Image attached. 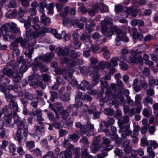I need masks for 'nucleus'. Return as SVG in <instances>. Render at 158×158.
<instances>
[{"mask_svg": "<svg viewBox=\"0 0 158 158\" xmlns=\"http://www.w3.org/2000/svg\"><path fill=\"white\" fill-rule=\"evenodd\" d=\"M34 127L35 129V133L36 134L34 135L37 136L41 135L42 130H44V126L42 125L40 126L35 125Z\"/></svg>", "mask_w": 158, "mask_h": 158, "instance_id": "obj_30", "label": "nucleus"}, {"mask_svg": "<svg viewBox=\"0 0 158 158\" xmlns=\"http://www.w3.org/2000/svg\"><path fill=\"white\" fill-rule=\"evenodd\" d=\"M14 71L11 68L7 67L3 69L2 70L3 74L7 76L10 78H12L14 82L18 83L21 79V73L14 70Z\"/></svg>", "mask_w": 158, "mask_h": 158, "instance_id": "obj_4", "label": "nucleus"}, {"mask_svg": "<svg viewBox=\"0 0 158 158\" xmlns=\"http://www.w3.org/2000/svg\"><path fill=\"white\" fill-rule=\"evenodd\" d=\"M3 38L6 41H11L15 38V36L14 35L10 34L9 33H6L3 35Z\"/></svg>", "mask_w": 158, "mask_h": 158, "instance_id": "obj_50", "label": "nucleus"}, {"mask_svg": "<svg viewBox=\"0 0 158 158\" xmlns=\"http://www.w3.org/2000/svg\"><path fill=\"white\" fill-rule=\"evenodd\" d=\"M85 94L82 93L81 92H78L77 95L76 97L75 102L78 104L77 106H81L82 104V101L83 99V94Z\"/></svg>", "mask_w": 158, "mask_h": 158, "instance_id": "obj_24", "label": "nucleus"}, {"mask_svg": "<svg viewBox=\"0 0 158 158\" xmlns=\"http://www.w3.org/2000/svg\"><path fill=\"white\" fill-rule=\"evenodd\" d=\"M28 68L25 65V64H22L19 69V73H21L22 74L21 77L23 76L22 73L26 72Z\"/></svg>", "mask_w": 158, "mask_h": 158, "instance_id": "obj_61", "label": "nucleus"}, {"mask_svg": "<svg viewBox=\"0 0 158 158\" xmlns=\"http://www.w3.org/2000/svg\"><path fill=\"white\" fill-rule=\"evenodd\" d=\"M5 97L6 101L9 102L8 105H6L2 108L3 112H5L4 116L1 120L0 123L2 126L3 127L4 123L6 127H12L11 124L12 115L14 114V118L17 114H15L16 112L18 111L19 107L17 102H15L17 97L13 96L11 94H5Z\"/></svg>", "mask_w": 158, "mask_h": 158, "instance_id": "obj_1", "label": "nucleus"}, {"mask_svg": "<svg viewBox=\"0 0 158 158\" xmlns=\"http://www.w3.org/2000/svg\"><path fill=\"white\" fill-rule=\"evenodd\" d=\"M34 32H33V30L31 29L27 30L26 32V37L29 39H31L32 38H35L37 37H34Z\"/></svg>", "mask_w": 158, "mask_h": 158, "instance_id": "obj_46", "label": "nucleus"}, {"mask_svg": "<svg viewBox=\"0 0 158 158\" xmlns=\"http://www.w3.org/2000/svg\"><path fill=\"white\" fill-rule=\"evenodd\" d=\"M71 24L74 27L77 28L78 27L80 29H83L84 27V24L83 23H80V21L77 19L73 20L71 19Z\"/></svg>", "mask_w": 158, "mask_h": 158, "instance_id": "obj_23", "label": "nucleus"}, {"mask_svg": "<svg viewBox=\"0 0 158 158\" xmlns=\"http://www.w3.org/2000/svg\"><path fill=\"white\" fill-rule=\"evenodd\" d=\"M143 59L141 56H139L137 57L133 56L128 60V63L130 64H135L139 63L141 65L143 64Z\"/></svg>", "mask_w": 158, "mask_h": 158, "instance_id": "obj_14", "label": "nucleus"}, {"mask_svg": "<svg viewBox=\"0 0 158 158\" xmlns=\"http://www.w3.org/2000/svg\"><path fill=\"white\" fill-rule=\"evenodd\" d=\"M149 85L150 86H151L153 84L156 85H158V80L155 79L154 77L152 76H150L148 78Z\"/></svg>", "mask_w": 158, "mask_h": 158, "instance_id": "obj_43", "label": "nucleus"}, {"mask_svg": "<svg viewBox=\"0 0 158 158\" xmlns=\"http://www.w3.org/2000/svg\"><path fill=\"white\" fill-rule=\"evenodd\" d=\"M69 51L70 55L73 58L78 57L81 55V53L80 52H77L74 50H69Z\"/></svg>", "mask_w": 158, "mask_h": 158, "instance_id": "obj_48", "label": "nucleus"}, {"mask_svg": "<svg viewBox=\"0 0 158 158\" xmlns=\"http://www.w3.org/2000/svg\"><path fill=\"white\" fill-rule=\"evenodd\" d=\"M98 5V10H99L101 13L106 12L108 11V6L103 4H101Z\"/></svg>", "mask_w": 158, "mask_h": 158, "instance_id": "obj_39", "label": "nucleus"}, {"mask_svg": "<svg viewBox=\"0 0 158 158\" xmlns=\"http://www.w3.org/2000/svg\"><path fill=\"white\" fill-rule=\"evenodd\" d=\"M89 69L88 67L86 66H81L79 68L81 73L84 74H86L87 73L89 72Z\"/></svg>", "mask_w": 158, "mask_h": 158, "instance_id": "obj_53", "label": "nucleus"}, {"mask_svg": "<svg viewBox=\"0 0 158 158\" xmlns=\"http://www.w3.org/2000/svg\"><path fill=\"white\" fill-rule=\"evenodd\" d=\"M29 13L30 15L29 16L28 19H31L33 15H35L37 14V10L36 8H31L28 10Z\"/></svg>", "mask_w": 158, "mask_h": 158, "instance_id": "obj_49", "label": "nucleus"}, {"mask_svg": "<svg viewBox=\"0 0 158 158\" xmlns=\"http://www.w3.org/2000/svg\"><path fill=\"white\" fill-rule=\"evenodd\" d=\"M54 54L52 52L47 53L43 56H39L35 58V61L32 64L33 70L36 71L39 67L42 72H46L48 70L47 66L42 64L41 61L43 60V61L47 62H49L54 57Z\"/></svg>", "mask_w": 158, "mask_h": 158, "instance_id": "obj_3", "label": "nucleus"}, {"mask_svg": "<svg viewBox=\"0 0 158 158\" xmlns=\"http://www.w3.org/2000/svg\"><path fill=\"white\" fill-rule=\"evenodd\" d=\"M54 7V4L53 3H51L47 4L46 8L48 10L47 13L48 15H52L54 13L53 9Z\"/></svg>", "mask_w": 158, "mask_h": 158, "instance_id": "obj_36", "label": "nucleus"}, {"mask_svg": "<svg viewBox=\"0 0 158 158\" xmlns=\"http://www.w3.org/2000/svg\"><path fill=\"white\" fill-rule=\"evenodd\" d=\"M40 20L42 23L45 25H48L50 24L51 20L50 19L47 17L45 14L42 15L40 16Z\"/></svg>", "mask_w": 158, "mask_h": 158, "instance_id": "obj_28", "label": "nucleus"}, {"mask_svg": "<svg viewBox=\"0 0 158 158\" xmlns=\"http://www.w3.org/2000/svg\"><path fill=\"white\" fill-rule=\"evenodd\" d=\"M60 98L63 101H68L70 99V95L69 93H65L61 95Z\"/></svg>", "mask_w": 158, "mask_h": 158, "instance_id": "obj_47", "label": "nucleus"}, {"mask_svg": "<svg viewBox=\"0 0 158 158\" xmlns=\"http://www.w3.org/2000/svg\"><path fill=\"white\" fill-rule=\"evenodd\" d=\"M151 140L147 141V138L146 136H143L141 139V142L143 146H149V142Z\"/></svg>", "mask_w": 158, "mask_h": 158, "instance_id": "obj_55", "label": "nucleus"}, {"mask_svg": "<svg viewBox=\"0 0 158 158\" xmlns=\"http://www.w3.org/2000/svg\"><path fill=\"white\" fill-rule=\"evenodd\" d=\"M10 81V80L3 74L0 76V87L3 91H5L7 85L9 84Z\"/></svg>", "mask_w": 158, "mask_h": 158, "instance_id": "obj_10", "label": "nucleus"}, {"mask_svg": "<svg viewBox=\"0 0 158 158\" xmlns=\"http://www.w3.org/2000/svg\"><path fill=\"white\" fill-rule=\"evenodd\" d=\"M105 98L106 100H109L114 98V96L111 92L110 88L107 89L106 92V96Z\"/></svg>", "mask_w": 158, "mask_h": 158, "instance_id": "obj_31", "label": "nucleus"}, {"mask_svg": "<svg viewBox=\"0 0 158 158\" xmlns=\"http://www.w3.org/2000/svg\"><path fill=\"white\" fill-rule=\"evenodd\" d=\"M80 39L83 43L86 45L87 47L89 46V44L92 42L90 37L89 35H83L81 36Z\"/></svg>", "mask_w": 158, "mask_h": 158, "instance_id": "obj_19", "label": "nucleus"}, {"mask_svg": "<svg viewBox=\"0 0 158 158\" xmlns=\"http://www.w3.org/2000/svg\"><path fill=\"white\" fill-rule=\"evenodd\" d=\"M112 19L109 17H106L101 22L102 25H112Z\"/></svg>", "mask_w": 158, "mask_h": 158, "instance_id": "obj_38", "label": "nucleus"}, {"mask_svg": "<svg viewBox=\"0 0 158 158\" xmlns=\"http://www.w3.org/2000/svg\"><path fill=\"white\" fill-rule=\"evenodd\" d=\"M89 85V82L86 80H83L82 81L80 84L77 85V87L78 89L83 90H85V88L88 89H90L91 88L88 86Z\"/></svg>", "mask_w": 158, "mask_h": 158, "instance_id": "obj_18", "label": "nucleus"}, {"mask_svg": "<svg viewBox=\"0 0 158 158\" xmlns=\"http://www.w3.org/2000/svg\"><path fill=\"white\" fill-rule=\"evenodd\" d=\"M92 38L94 40H97L96 43L97 45H99L102 44L104 42V39H101L102 36L98 32L94 33L92 35Z\"/></svg>", "mask_w": 158, "mask_h": 158, "instance_id": "obj_20", "label": "nucleus"}, {"mask_svg": "<svg viewBox=\"0 0 158 158\" xmlns=\"http://www.w3.org/2000/svg\"><path fill=\"white\" fill-rule=\"evenodd\" d=\"M21 62H23V64H25L26 63V60L24 59L23 56L20 57L16 62L15 60L10 61L7 64L9 66L12 67L13 70L16 71L18 69L20 63Z\"/></svg>", "mask_w": 158, "mask_h": 158, "instance_id": "obj_9", "label": "nucleus"}, {"mask_svg": "<svg viewBox=\"0 0 158 158\" xmlns=\"http://www.w3.org/2000/svg\"><path fill=\"white\" fill-rule=\"evenodd\" d=\"M32 115L37 116L36 120L39 122V124L42 123L40 122L44 120V119L42 117V110L40 109H37L32 112Z\"/></svg>", "mask_w": 158, "mask_h": 158, "instance_id": "obj_11", "label": "nucleus"}, {"mask_svg": "<svg viewBox=\"0 0 158 158\" xmlns=\"http://www.w3.org/2000/svg\"><path fill=\"white\" fill-rule=\"evenodd\" d=\"M21 127H23L19 125V129H18V131L16 134V137L17 139V141L19 142V144L20 145L21 144V141L23 139V136L21 135V132L20 130V129H21Z\"/></svg>", "mask_w": 158, "mask_h": 158, "instance_id": "obj_33", "label": "nucleus"}, {"mask_svg": "<svg viewBox=\"0 0 158 158\" xmlns=\"http://www.w3.org/2000/svg\"><path fill=\"white\" fill-rule=\"evenodd\" d=\"M103 143L105 144V146L106 149L107 151H109L111 150L113 148L112 145H110V140L108 138H103Z\"/></svg>", "mask_w": 158, "mask_h": 158, "instance_id": "obj_26", "label": "nucleus"}, {"mask_svg": "<svg viewBox=\"0 0 158 158\" xmlns=\"http://www.w3.org/2000/svg\"><path fill=\"white\" fill-rule=\"evenodd\" d=\"M101 51L102 52L104 58L107 60L109 59L110 57V53L107 47L105 46L102 47Z\"/></svg>", "mask_w": 158, "mask_h": 158, "instance_id": "obj_22", "label": "nucleus"}, {"mask_svg": "<svg viewBox=\"0 0 158 158\" xmlns=\"http://www.w3.org/2000/svg\"><path fill=\"white\" fill-rule=\"evenodd\" d=\"M131 24L133 26L136 25L143 26L144 24L143 21L141 19L133 20L131 22Z\"/></svg>", "mask_w": 158, "mask_h": 158, "instance_id": "obj_42", "label": "nucleus"}, {"mask_svg": "<svg viewBox=\"0 0 158 158\" xmlns=\"http://www.w3.org/2000/svg\"><path fill=\"white\" fill-rule=\"evenodd\" d=\"M110 64L109 63V62H104L102 61L99 63L98 68H99L102 69H104L106 67V69H108L109 67H110ZM97 69L98 70V68Z\"/></svg>", "mask_w": 158, "mask_h": 158, "instance_id": "obj_40", "label": "nucleus"}, {"mask_svg": "<svg viewBox=\"0 0 158 158\" xmlns=\"http://www.w3.org/2000/svg\"><path fill=\"white\" fill-rule=\"evenodd\" d=\"M1 29L6 32H12L13 33L18 32L19 29L16 27V25L14 23H6L3 24L1 27Z\"/></svg>", "mask_w": 158, "mask_h": 158, "instance_id": "obj_6", "label": "nucleus"}, {"mask_svg": "<svg viewBox=\"0 0 158 158\" xmlns=\"http://www.w3.org/2000/svg\"><path fill=\"white\" fill-rule=\"evenodd\" d=\"M26 147L29 149H31L35 146V142L33 141H27L26 143Z\"/></svg>", "mask_w": 158, "mask_h": 158, "instance_id": "obj_58", "label": "nucleus"}, {"mask_svg": "<svg viewBox=\"0 0 158 158\" xmlns=\"http://www.w3.org/2000/svg\"><path fill=\"white\" fill-rule=\"evenodd\" d=\"M17 14V11L16 10H14L10 14L8 15V16L10 19H13L16 17Z\"/></svg>", "mask_w": 158, "mask_h": 158, "instance_id": "obj_64", "label": "nucleus"}, {"mask_svg": "<svg viewBox=\"0 0 158 158\" xmlns=\"http://www.w3.org/2000/svg\"><path fill=\"white\" fill-rule=\"evenodd\" d=\"M20 120V118L18 115H16L14 117V121L17 123L18 126V129H19V125L23 127H21V129H20L21 131L22 130H23V135L24 136L26 137L27 136L28 133V129L27 126H25L24 123Z\"/></svg>", "mask_w": 158, "mask_h": 158, "instance_id": "obj_7", "label": "nucleus"}, {"mask_svg": "<svg viewBox=\"0 0 158 158\" xmlns=\"http://www.w3.org/2000/svg\"><path fill=\"white\" fill-rule=\"evenodd\" d=\"M100 146L98 141H95L92 143L90 147L91 151L93 153H95L100 149Z\"/></svg>", "mask_w": 158, "mask_h": 158, "instance_id": "obj_25", "label": "nucleus"}, {"mask_svg": "<svg viewBox=\"0 0 158 158\" xmlns=\"http://www.w3.org/2000/svg\"><path fill=\"white\" fill-rule=\"evenodd\" d=\"M67 65L69 67H66L63 69H58L56 70V73L59 75H62L64 78L65 80L68 79V77L71 78L75 70L72 67L77 64L81 65L83 64V60L82 59H70L66 61Z\"/></svg>", "mask_w": 158, "mask_h": 158, "instance_id": "obj_2", "label": "nucleus"}, {"mask_svg": "<svg viewBox=\"0 0 158 158\" xmlns=\"http://www.w3.org/2000/svg\"><path fill=\"white\" fill-rule=\"evenodd\" d=\"M70 48V46H66L64 48L59 47L56 49V52L58 56L61 58L63 63H66V61L69 60L66 57V56L69 54V51Z\"/></svg>", "mask_w": 158, "mask_h": 158, "instance_id": "obj_5", "label": "nucleus"}, {"mask_svg": "<svg viewBox=\"0 0 158 158\" xmlns=\"http://www.w3.org/2000/svg\"><path fill=\"white\" fill-rule=\"evenodd\" d=\"M120 32V29H118L114 26H111L109 30L107 32L106 36L110 37L114 35V33H116L118 35V33Z\"/></svg>", "mask_w": 158, "mask_h": 158, "instance_id": "obj_17", "label": "nucleus"}, {"mask_svg": "<svg viewBox=\"0 0 158 158\" xmlns=\"http://www.w3.org/2000/svg\"><path fill=\"white\" fill-rule=\"evenodd\" d=\"M143 102L145 106H147L149 104H153L152 98L149 96L145 97L143 99Z\"/></svg>", "mask_w": 158, "mask_h": 158, "instance_id": "obj_41", "label": "nucleus"}, {"mask_svg": "<svg viewBox=\"0 0 158 158\" xmlns=\"http://www.w3.org/2000/svg\"><path fill=\"white\" fill-rule=\"evenodd\" d=\"M127 61V58L125 57L120 58L119 65L123 71H126L128 68V65L126 63Z\"/></svg>", "mask_w": 158, "mask_h": 158, "instance_id": "obj_15", "label": "nucleus"}, {"mask_svg": "<svg viewBox=\"0 0 158 158\" xmlns=\"http://www.w3.org/2000/svg\"><path fill=\"white\" fill-rule=\"evenodd\" d=\"M116 84L113 83L110 84V86L113 90L114 91H117L118 89L116 87L117 86L119 89L122 90L124 89V84L120 80H118L116 81Z\"/></svg>", "mask_w": 158, "mask_h": 158, "instance_id": "obj_13", "label": "nucleus"}, {"mask_svg": "<svg viewBox=\"0 0 158 158\" xmlns=\"http://www.w3.org/2000/svg\"><path fill=\"white\" fill-rule=\"evenodd\" d=\"M133 38L135 39H138L141 40L143 38L142 34L141 33L134 32L133 34Z\"/></svg>", "mask_w": 158, "mask_h": 158, "instance_id": "obj_59", "label": "nucleus"}, {"mask_svg": "<svg viewBox=\"0 0 158 158\" xmlns=\"http://www.w3.org/2000/svg\"><path fill=\"white\" fill-rule=\"evenodd\" d=\"M46 3L45 2H42L39 3L38 5V10L39 12L41 13L42 15H44V8L46 7Z\"/></svg>", "mask_w": 158, "mask_h": 158, "instance_id": "obj_29", "label": "nucleus"}, {"mask_svg": "<svg viewBox=\"0 0 158 158\" xmlns=\"http://www.w3.org/2000/svg\"><path fill=\"white\" fill-rule=\"evenodd\" d=\"M23 42V38H19L15 39L10 44V49L12 50H14L18 49V43H19L22 44Z\"/></svg>", "mask_w": 158, "mask_h": 158, "instance_id": "obj_21", "label": "nucleus"}, {"mask_svg": "<svg viewBox=\"0 0 158 158\" xmlns=\"http://www.w3.org/2000/svg\"><path fill=\"white\" fill-rule=\"evenodd\" d=\"M104 112L106 115L111 116L114 114V110L110 108H108L104 109Z\"/></svg>", "mask_w": 158, "mask_h": 158, "instance_id": "obj_52", "label": "nucleus"}, {"mask_svg": "<svg viewBox=\"0 0 158 158\" xmlns=\"http://www.w3.org/2000/svg\"><path fill=\"white\" fill-rule=\"evenodd\" d=\"M91 61V65L93 68L98 69V66L96 64L98 63V60L97 59L94 57H91L90 58Z\"/></svg>", "mask_w": 158, "mask_h": 158, "instance_id": "obj_51", "label": "nucleus"}, {"mask_svg": "<svg viewBox=\"0 0 158 158\" xmlns=\"http://www.w3.org/2000/svg\"><path fill=\"white\" fill-rule=\"evenodd\" d=\"M69 7L68 6H66L64 9V11L60 14L61 17H65L67 16V14L69 13Z\"/></svg>", "mask_w": 158, "mask_h": 158, "instance_id": "obj_63", "label": "nucleus"}, {"mask_svg": "<svg viewBox=\"0 0 158 158\" xmlns=\"http://www.w3.org/2000/svg\"><path fill=\"white\" fill-rule=\"evenodd\" d=\"M121 40H122L125 42H127L129 40L126 34L122 32L120 30V32L118 33V35Z\"/></svg>", "mask_w": 158, "mask_h": 158, "instance_id": "obj_45", "label": "nucleus"}, {"mask_svg": "<svg viewBox=\"0 0 158 158\" xmlns=\"http://www.w3.org/2000/svg\"><path fill=\"white\" fill-rule=\"evenodd\" d=\"M98 10V5L95 4L93 5L91 9L89 10L88 11L89 15L92 17L94 16L95 15V12Z\"/></svg>", "mask_w": 158, "mask_h": 158, "instance_id": "obj_35", "label": "nucleus"}, {"mask_svg": "<svg viewBox=\"0 0 158 158\" xmlns=\"http://www.w3.org/2000/svg\"><path fill=\"white\" fill-rule=\"evenodd\" d=\"M75 106L74 105H70L68 106V108L66 110H63L60 113L61 115L63 118L66 119L67 118L70 112V110L74 108Z\"/></svg>", "mask_w": 158, "mask_h": 158, "instance_id": "obj_16", "label": "nucleus"}, {"mask_svg": "<svg viewBox=\"0 0 158 158\" xmlns=\"http://www.w3.org/2000/svg\"><path fill=\"white\" fill-rule=\"evenodd\" d=\"M9 151L10 153L13 154L16 150V146L12 143L9 144L8 146Z\"/></svg>", "mask_w": 158, "mask_h": 158, "instance_id": "obj_54", "label": "nucleus"}, {"mask_svg": "<svg viewBox=\"0 0 158 158\" xmlns=\"http://www.w3.org/2000/svg\"><path fill=\"white\" fill-rule=\"evenodd\" d=\"M75 126L77 129H79L80 131L81 132L82 136H88V131H86V129L85 128V126L81 124L80 122H77L75 123Z\"/></svg>", "mask_w": 158, "mask_h": 158, "instance_id": "obj_12", "label": "nucleus"}, {"mask_svg": "<svg viewBox=\"0 0 158 158\" xmlns=\"http://www.w3.org/2000/svg\"><path fill=\"white\" fill-rule=\"evenodd\" d=\"M98 70L97 69L96 71H94L90 73V76L93 79H98L100 77L98 73Z\"/></svg>", "mask_w": 158, "mask_h": 158, "instance_id": "obj_60", "label": "nucleus"}, {"mask_svg": "<svg viewBox=\"0 0 158 158\" xmlns=\"http://www.w3.org/2000/svg\"><path fill=\"white\" fill-rule=\"evenodd\" d=\"M81 46V43L77 40H75L73 42V47L75 49H78L80 48Z\"/></svg>", "mask_w": 158, "mask_h": 158, "instance_id": "obj_62", "label": "nucleus"}, {"mask_svg": "<svg viewBox=\"0 0 158 158\" xmlns=\"http://www.w3.org/2000/svg\"><path fill=\"white\" fill-rule=\"evenodd\" d=\"M126 12L128 14H131L133 17H136L138 14V12L131 7L127 8L126 10Z\"/></svg>", "mask_w": 158, "mask_h": 158, "instance_id": "obj_44", "label": "nucleus"}, {"mask_svg": "<svg viewBox=\"0 0 158 158\" xmlns=\"http://www.w3.org/2000/svg\"><path fill=\"white\" fill-rule=\"evenodd\" d=\"M50 93L51 95V100L52 102H54V99L58 98V94L57 92L53 91L50 92Z\"/></svg>", "mask_w": 158, "mask_h": 158, "instance_id": "obj_56", "label": "nucleus"}, {"mask_svg": "<svg viewBox=\"0 0 158 158\" xmlns=\"http://www.w3.org/2000/svg\"><path fill=\"white\" fill-rule=\"evenodd\" d=\"M80 148H76L74 149L73 152L76 155L74 158H93V156L89 155L87 149L86 148L82 149L81 151L82 155H79L80 152Z\"/></svg>", "mask_w": 158, "mask_h": 158, "instance_id": "obj_8", "label": "nucleus"}, {"mask_svg": "<svg viewBox=\"0 0 158 158\" xmlns=\"http://www.w3.org/2000/svg\"><path fill=\"white\" fill-rule=\"evenodd\" d=\"M129 120V118L128 116H123L122 118L119 119L118 121V125L125 124L127 123Z\"/></svg>", "mask_w": 158, "mask_h": 158, "instance_id": "obj_34", "label": "nucleus"}, {"mask_svg": "<svg viewBox=\"0 0 158 158\" xmlns=\"http://www.w3.org/2000/svg\"><path fill=\"white\" fill-rule=\"evenodd\" d=\"M120 57H114L111 58L110 60L109 63L110 64V66H112L113 67H116L118 65V61H119Z\"/></svg>", "mask_w": 158, "mask_h": 158, "instance_id": "obj_37", "label": "nucleus"}, {"mask_svg": "<svg viewBox=\"0 0 158 158\" xmlns=\"http://www.w3.org/2000/svg\"><path fill=\"white\" fill-rule=\"evenodd\" d=\"M85 106L88 109V112L89 114H92L94 113L96 111V108L94 106H92L88 108V105H85Z\"/></svg>", "mask_w": 158, "mask_h": 158, "instance_id": "obj_57", "label": "nucleus"}, {"mask_svg": "<svg viewBox=\"0 0 158 158\" xmlns=\"http://www.w3.org/2000/svg\"><path fill=\"white\" fill-rule=\"evenodd\" d=\"M34 30L35 32H34L33 34L34 37H38L39 35L40 34V32L41 27H40V26L38 24H35L32 25Z\"/></svg>", "mask_w": 158, "mask_h": 158, "instance_id": "obj_27", "label": "nucleus"}, {"mask_svg": "<svg viewBox=\"0 0 158 158\" xmlns=\"http://www.w3.org/2000/svg\"><path fill=\"white\" fill-rule=\"evenodd\" d=\"M79 137L78 134L74 133L73 134L69 135L68 139L69 141H73L76 142L79 139Z\"/></svg>", "mask_w": 158, "mask_h": 158, "instance_id": "obj_32", "label": "nucleus"}]
</instances>
